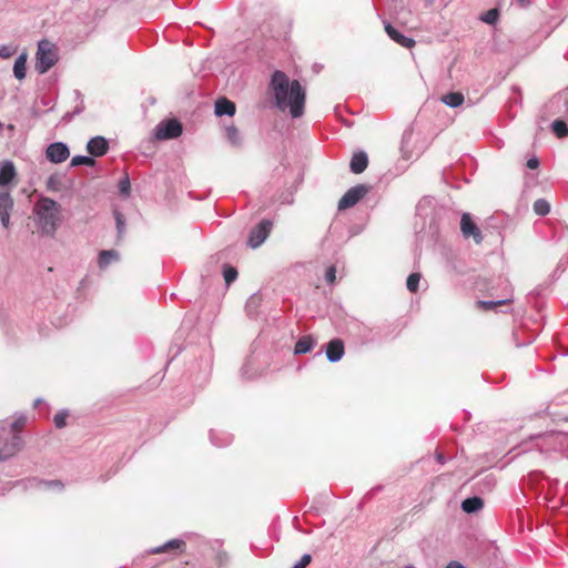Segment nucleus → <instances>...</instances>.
<instances>
[{
  "label": "nucleus",
  "mask_w": 568,
  "mask_h": 568,
  "mask_svg": "<svg viewBox=\"0 0 568 568\" xmlns=\"http://www.w3.org/2000/svg\"><path fill=\"white\" fill-rule=\"evenodd\" d=\"M13 51L11 50V48L7 47V45H1L0 47V57L1 58H10L12 55Z\"/></svg>",
  "instance_id": "nucleus-37"
},
{
  "label": "nucleus",
  "mask_w": 568,
  "mask_h": 568,
  "mask_svg": "<svg viewBox=\"0 0 568 568\" xmlns=\"http://www.w3.org/2000/svg\"><path fill=\"white\" fill-rule=\"evenodd\" d=\"M45 155L52 163H62L69 158L70 151L67 144L62 142H54L47 148Z\"/></svg>",
  "instance_id": "nucleus-8"
},
{
  "label": "nucleus",
  "mask_w": 568,
  "mask_h": 568,
  "mask_svg": "<svg viewBox=\"0 0 568 568\" xmlns=\"http://www.w3.org/2000/svg\"><path fill=\"white\" fill-rule=\"evenodd\" d=\"M87 150L93 156H102L108 152L109 143L103 136H95L88 142Z\"/></svg>",
  "instance_id": "nucleus-12"
},
{
  "label": "nucleus",
  "mask_w": 568,
  "mask_h": 568,
  "mask_svg": "<svg viewBox=\"0 0 568 568\" xmlns=\"http://www.w3.org/2000/svg\"><path fill=\"white\" fill-rule=\"evenodd\" d=\"M345 353L344 343L339 338H334L326 346V356L329 362L339 361Z\"/></svg>",
  "instance_id": "nucleus-11"
},
{
  "label": "nucleus",
  "mask_w": 568,
  "mask_h": 568,
  "mask_svg": "<svg viewBox=\"0 0 568 568\" xmlns=\"http://www.w3.org/2000/svg\"><path fill=\"white\" fill-rule=\"evenodd\" d=\"M16 176V169L11 162H6L0 168V185L9 184Z\"/></svg>",
  "instance_id": "nucleus-17"
},
{
  "label": "nucleus",
  "mask_w": 568,
  "mask_h": 568,
  "mask_svg": "<svg viewBox=\"0 0 568 568\" xmlns=\"http://www.w3.org/2000/svg\"><path fill=\"white\" fill-rule=\"evenodd\" d=\"M226 135L232 143L235 144L239 142V130L235 126L226 128Z\"/></svg>",
  "instance_id": "nucleus-33"
},
{
  "label": "nucleus",
  "mask_w": 568,
  "mask_h": 568,
  "mask_svg": "<svg viewBox=\"0 0 568 568\" xmlns=\"http://www.w3.org/2000/svg\"><path fill=\"white\" fill-rule=\"evenodd\" d=\"M483 507L484 500L477 496L467 498L462 503V509L467 514L476 513Z\"/></svg>",
  "instance_id": "nucleus-18"
},
{
  "label": "nucleus",
  "mask_w": 568,
  "mask_h": 568,
  "mask_svg": "<svg viewBox=\"0 0 568 568\" xmlns=\"http://www.w3.org/2000/svg\"><path fill=\"white\" fill-rule=\"evenodd\" d=\"M369 186L366 184H357L351 187L338 201V210H347L357 204L368 192Z\"/></svg>",
  "instance_id": "nucleus-4"
},
{
  "label": "nucleus",
  "mask_w": 568,
  "mask_h": 568,
  "mask_svg": "<svg viewBox=\"0 0 568 568\" xmlns=\"http://www.w3.org/2000/svg\"><path fill=\"white\" fill-rule=\"evenodd\" d=\"M385 31L387 36L394 40L399 45L412 49L415 45V40L402 34L398 30H396L390 23L385 24Z\"/></svg>",
  "instance_id": "nucleus-10"
},
{
  "label": "nucleus",
  "mask_w": 568,
  "mask_h": 568,
  "mask_svg": "<svg viewBox=\"0 0 568 568\" xmlns=\"http://www.w3.org/2000/svg\"><path fill=\"white\" fill-rule=\"evenodd\" d=\"M184 549H185V542L182 539H172L162 546L153 548L151 550V554L159 555V554L170 552V551H174V550L183 552Z\"/></svg>",
  "instance_id": "nucleus-14"
},
{
  "label": "nucleus",
  "mask_w": 568,
  "mask_h": 568,
  "mask_svg": "<svg viewBox=\"0 0 568 568\" xmlns=\"http://www.w3.org/2000/svg\"><path fill=\"white\" fill-rule=\"evenodd\" d=\"M182 134V124L176 119L160 122L154 132L156 140L175 139Z\"/></svg>",
  "instance_id": "nucleus-5"
},
{
  "label": "nucleus",
  "mask_w": 568,
  "mask_h": 568,
  "mask_svg": "<svg viewBox=\"0 0 568 568\" xmlns=\"http://www.w3.org/2000/svg\"><path fill=\"white\" fill-rule=\"evenodd\" d=\"M270 87L274 94L275 105L281 110H288L293 118L304 113L306 93L297 80L290 81L283 71H275Z\"/></svg>",
  "instance_id": "nucleus-1"
},
{
  "label": "nucleus",
  "mask_w": 568,
  "mask_h": 568,
  "mask_svg": "<svg viewBox=\"0 0 568 568\" xmlns=\"http://www.w3.org/2000/svg\"><path fill=\"white\" fill-rule=\"evenodd\" d=\"M22 447V439L20 436H14L12 443L7 445L3 449L0 450V460L9 458L16 455Z\"/></svg>",
  "instance_id": "nucleus-16"
},
{
  "label": "nucleus",
  "mask_w": 568,
  "mask_h": 568,
  "mask_svg": "<svg viewBox=\"0 0 568 568\" xmlns=\"http://www.w3.org/2000/svg\"><path fill=\"white\" fill-rule=\"evenodd\" d=\"M313 344L311 336H303L296 342L294 352L295 354H306L312 349Z\"/></svg>",
  "instance_id": "nucleus-21"
},
{
  "label": "nucleus",
  "mask_w": 568,
  "mask_h": 568,
  "mask_svg": "<svg viewBox=\"0 0 568 568\" xmlns=\"http://www.w3.org/2000/svg\"><path fill=\"white\" fill-rule=\"evenodd\" d=\"M34 213L42 232L53 235L60 223L61 206L50 197H41L34 204Z\"/></svg>",
  "instance_id": "nucleus-2"
},
{
  "label": "nucleus",
  "mask_w": 568,
  "mask_h": 568,
  "mask_svg": "<svg viewBox=\"0 0 568 568\" xmlns=\"http://www.w3.org/2000/svg\"><path fill=\"white\" fill-rule=\"evenodd\" d=\"M67 414L59 412L54 415L53 422L57 428H63L67 425Z\"/></svg>",
  "instance_id": "nucleus-30"
},
{
  "label": "nucleus",
  "mask_w": 568,
  "mask_h": 568,
  "mask_svg": "<svg viewBox=\"0 0 568 568\" xmlns=\"http://www.w3.org/2000/svg\"><path fill=\"white\" fill-rule=\"evenodd\" d=\"M534 211L537 215L545 216L550 212V204L546 200L539 199L534 203Z\"/></svg>",
  "instance_id": "nucleus-25"
},
{
  "label": "nucleus",
  "mask_w": 568,
  "mask_h": 568,
  "mask_svg": "<svg viewBox=\"0 0 568 568\" xmlns=\"http://www.w3.org/2000/svg\"><path fill=\"white\" fill-rule=\"evenodd\" d=\"M28 55L27 53H21L14 62L13 65V74L18 80H23L26 78V64H27Z\"/></svg>",
  "instance_id": "nucleus-19"
},
{
  "label": "nucleus",
  "mask_w": 568,
  "mask_h": 568,
  "mask_svg": "<svg viewBox=\"0 0 568 568\" xmlns=\"http://www.w3.org/2000/svg\"><path fill=\"white\" fill-rule=\"evenodd\" d=\"M59 60V53L57 45L43 39L38 43V50L36 53V70L40 74L47 73Z\"/></svg>",
  "instance_id": "nucleus-3"
},
{
  "label": "nucleus",
  "mask_w": 568,
  "mask_h": 568,
  "mask_svg": "<svg viewBox=\"0 0 568 568\" xmlns=\"http://www.w3.org/2000/svg\"><path fill=\"white\" fill-rule=\"evenodd\" d=\"M510 302H513V300H510V298L500 300V301H478L477 302V306L480 310L490 311V310H494L497 306L506 305V304H508Z\"/></svg>",
  "instance_id": "nucleus-23"
},
{
  "label": "nucleus",
  "mask_w": 568,
  "mask_h": 568,
  "mask_svg": "<svg viewBox=\"0 0 568 568\" xmlns=\"http://www.w3.org/2000/svg\"><path fill=\"white\" fill-rule=\"evenodd\" d=\"M272 222L263 220L256 227H254L247 239V245L252 248L258 247L270 235Z\"/></svg>",
  "instance_id": "nucleus-6"
},
{
  "label": "nucleus",
  "mask_w": 568,
  "mask_h": 568,
  "mask_svg": "<svg viewBox=\"0 0 568 568\" xmlns=\"http://www.w3.org/2000/svg\"><path fill=\"white\" fill-rule=\"evenodd\" d=\"M27 424V418L24 416L18 417L11 425V428L14 433L21 432Z\"/></svg>",
  "instance_id": "nucleus-32"
},
{
  "label": "nucleus",
  "mask_w": 568,
  "mask_h": 568,
  "mask_svg": "<svg viewBox=\"0 0 568 568\" xmlns=\"http://www.w3.org/2000/svg\"><path fill=\"white\" fill-rule=\"evenodd\" d=\"M325 280H326V282L328 284H334L335 283V280H336V268H335V266H329L326 270Z\"/></svg>",
  "instance_id": "nucleus-34"
},
{
  "label": "nucleus",
  "mask_w": 568,
  "mask_h": 568,
  "mask_svg": "<svg viewBox=\"0 0 568 568\" xmlns=\"http://www.w3.org/2000/svg\"><path fill=\"white\" fill-rule=\"evenodd\" d=\"M552 131L557 138H566L568 136V124L562 120H555L552 122Z\"/></svg>",
  "instance_id": "nucleus-24"
},
{
  "label": "nucleus",
  "mask_w": 568,
  "mask_h": 568,
  "mask_svg": "<svg viewBox=\"0 0 568 568\" xmlns=\"http://www.w3.org/2000/svg\"><path fill=\"white\" fill-rule=\"evenodd\" d=\"M442 101L452 108H457L463 104L464 95L460 92H449L442 98Z\"/></svg>",
  "instance_id": "nucleus-22"
},
{
  "label": "nucleus",
  "mask_w": 568,
  "mask_h": 568,
  "mask_svg": "<svg viewBox=\"0 0 568 568\" xmlns=\"http://www.w3.org/2000/svg\"><path fill=\"white\" fill-rule=\"evenodd\" d=\"M447 568H465L462 564L457 562V561H452Z\"/></svg>",
  "instance_id": "nucleus-40"
},
{
  "label": "nucleus",
  "mask_w": 568,
  "mask_h": 568,
  "mask_svg": "<svg viewBox=\"0 0 568 568\" xmlns=\"http://www.w3.org/2000/svg\"><path fill=\"white\" fill-rule=\"evenodd\" d=\"M527 166L530 170H535L539 166V160L537 158H531L527 161Z\"/></svg>",
  "instance_id": "nucleus-38"
},
{
  "label": "nucleus",
  "mask_w": 568,
  "mask_h": 568,
  "mask_svg": "<svg viewBox=\"0 0 568 568\" xmlns=\"http://www.w3.org/2000/svg\"><path fill=\"white\" fill-rule=\"evenodd\" d=\"M114 217H115V223H116L118 233H119V235H121V234L124 232L125 219H124V216H123L120 212H118V211L114 213Z\"/></svg>",
  "instance_id": "nucleus-31"
},
{
  "label": "nucleus",
  "mask_w": 568,
  "mask_h": 568,
  "mask_svg": "<svg viewBox=\"0 0 568 568\" xmlns=\"http://www.w3.org/2000/svg\"><path fill=\"white\" fill-rule=\"evenodd\" d=\"M223 276L226 284H230L237 277V271L232 266H227L224 268Z\"/></svg>",
  "instance_id": "nucleus-29"
},
{
  "label": "nucleus",
  "mask_w": 568,
  "mask_h": 568,
  "mask_svg": "<svg viewBox=\"0 0 568 568\" xmlns=\"http://www.w3.org/2000/svg\"><path fill=\"white\" fill-rule=\"evenodd\" d=\"M419 281H420L419 273L409 274L407 277V281H406L407 290L412 293H416L418 291Z\"/></svg>",
  "instance_id": "nucleus-26"
},
{
  "label": "nucleus",
  "mask_w": 568,
  "mask_h": 568,
  "mask_svg": "<svg viewBox=\"0 0 568 568\" xmlns=\"http://www.w3.org/2000/svg\"><path fill=\"white\" fill-rule=\"evenodd\" d=\"M460 231L464 237H473L476 244H480L483 242V235L479 227L471 220L469 213H464L460 219Z\"/></svg>",
  "instance_id": "nucleus-7"
},
{
  "label": "nucleus",
  "mask_w": 568,
  "mask_h": 568,
  "mask_svg": "<svg viewBox=\"0 0 568 568\" xmlns=\"http://www.w3.org/2000/svg\"><path fill=\"white\" fill-rule=\"evenodd\" d=\"M236 111V108H235V104L230 101L229 99L226 98H220L216 102H215V113L216 115H234Z\"/></svg>",
  "instance_id": "nucleus-15"
},
{
  "label": "nucleus",
  "mask_w": 568,
  "mask_h": 568,
  "mask_svg": "<svg viewBox=\"0 0 568 568\" xmlns=\"http://www.w3.org/2000/svg\"><path fill=\"white\" fill-rule=\"evenodd\" d=\"M367 165H368L367 154L363 151H359L352 156V160L349 163V169L353 173L359 174L366 170Z\"/></svg>",
  "instance_id": "nucleus-13"
},
{
  "label": "nucleus",
  "mask_w": 568,
  "mask_h": 568,
  "mask_svg": "<svg viewBox=\"0 0 568 568\" xmlns=\"http://www.w3.org/2000/svg\"><path fill=\"white\" fill-rule=\"evenodd\" d=\"M517 3L519 7L526 8L530 4V1L529 0H517Z\"/></svg>",
  "instance_id": "nucleus-39"
},
{
  "label": "nucleus",
  "mask_w": 568,
  "mask_h": 568,
  "mask_svg": "<svg viewBox=\"0 0 568 568\" xmlns=\"http://www.w3.org/2000/svg\"><path fill=\"white\" fill-rule=\"evenodd\" d=\"M499 17V12L496 8L488 10L484 16H481V20L488 24H494Z\"/></svg>",
  "instance_id": "nucleus-28"
},
{
  "label": "nucleus",
  "mask_w": 568,
  "mask_h": 568,
  "mask_svg": "<svg viewBox=\"0 0 568 568\" xmlns=\"http://www.w3.org/2000/svg\"><path fill=\"white\" fill-rule=\"evenodd\" d=\"M130 187H131V184H130V180L128 176H125L124 179H122L120 182H119V189H120V192L123 193V194H129L130 192Z\"/></svg>",
  "instance_id": "nucleus-36"
},
{
  "label": "nucleus",
  "mask_w": 568,
  "mask_h": 568,
  "mask_svg": "<svg viewBox=\"0 0 568 568\" xmlns=\"http://www.w3.org/2000/svg\"><path fill=\"white\" fill-rule=\"evenodd\" d=\"M119 260V253L115 250H104L99 253V267L105 268L112 261Z\"/></svg>",
  "instance_id": "nucleus-20"
},
{
  "label": "nucleus",
  "mask_w": 568,
  "mask_h": 568,
  "mask_svg": "<svg viewBox=\"0 0 568 568\" xmlns=\"http://www.w3.org/2000/svg\"><path fill=\"white\" fill-rule=\"evenodd\" d=\"M71 166L88 165L92 166L95 164V160L84 155H75L71 160Z\"/></svg>",
  "instance_id": "nucleus-27"
},
{
  "label": "nucleus",
  "mask_w": 568,
  "mask_h": 568,
  "mask_svg": "<svg viewBox=\"0 0 568 568\" xmlns=\"http://www.w3.org/2000/svg\"><path fill=\"white\" fill-rule=\"evenodd\" d=\"M312 560L311 555H303L298 562H296L292 568H306Z\"/></svg>",
  "instance_id": "nucleus-35"
},
{
  "label": "nucleus",
  "mask_w": 568,
  "mask_h": 568,
  "mask_svg": "<svg viewBox=\"0 0 568 568\" xmlns=\"http://www.w3.org/2000/svg\"><path fill=\"white\" fill-rule=\"evenodd\" d=\"M13 207V199L8 192L0 193V220L3 227L10 224V212Z\"/></svg>",
  "instance_id": "nucleus-9"
}]
</instances>
